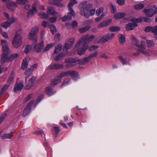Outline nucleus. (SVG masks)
<instances>
[{
    "mask_svg": "<svg viewBox=\"0 0 157 157\" xmlns=\"http://www.w3.org/2000/svg\"><path fill=\"white\" fill-rule=\"evenodd\" d=\"M1 42L3 53L2 54L1 62L2 64L5 62L11 61L18 56L17 54L15 53L10 55L8 57V56L10 53V51L7 46V43L6 41L3 40H1Z\"/></svg>",
    "mask_w": 157,
    "mask_h": 157,
    "instance_id": "f257e3e1",
    "label": "nucleus"
},
{
    "mask_svg": "<svg viewBox=\"0 0 157 157\" xmlns=\"http://www.w3.org/2000/svg\"><path fill=\"white\" fill-rule=\"evenodd\" d=\"M77 1L76 0H72L68 4V10L69 12L67 13V16H64L62 19L63 21L70 20L72 18V16L74 17L75 13L71 7L73 6L75 4H77Z\"/></svg>",
    "mask_w": 157,
    "mask_h": 157,
    "instance_id": "f03ea898",
    "label": "nucleus"
},
{
    "mask_svg": "<svg viewBox=\"0 0 157 157\" xmlns=\"http://www.w3.org/2000/svg\"><path fill=\"white\" fill-rule=\"evenodd\" d=\"M86 2H84L81 3L78 6V7L80 10V14L83 15L86 17H88L89 15L88 14L89 9L92 7L91 4H87Z\"/></svg>",
    "mask_w": 157,
    "mask_h": 157,
    "instance_id": "7ed1b4c3",
    "label": "nucleus"
},
{
    "mask_svg": "<svg viewBox=\"0 0 157 157\" xmlns=\"http://www.w3.org/2000/svg\"><path fill=\"white\" fill-rule=\"evenodd\" d=\"M21 39L20 34L16 33L13 41V44L14 47L17 48L21 46L22 42Z\"/></svg>",
    "mask_w": 157,
    "mask_h": 157,
    "instance_id": "20e7f679",
    "label": "nucleus"
},
{
    "mask_svg": "<svg viewBox=\"0 0 157 157\" xmlns=\"http://www.w3.org/2000/svg\"><path fill=\"white\" fill-rule=\"evenodd\" d=\"M33 43L32 45V47L37 52H40L44 46V43L42 42L39 44H37V39H35L34 40H33Z\"/></svg>",
    "mask_w": 157,
    "mask_h": 157,
    "instance_id": "39448f33",
    "label": "nucleus"
},
{
    "mask_svg": "<svg viewBox=\"0 0 157 157\" xmlns=\"http://www.w3.org/2000/svg\"><path fill=\"white\" fill-rule=\"evenodd\" d=\"M114 36L113 33H109L102 37L100 40H98L99 43L100 42L105 43L112 39Z\"/></svg>",
    "mask_w": 157,
    "mask_h": 157,
    "instance_id": "423d86ee",
    "label": "nucleus"
},
{
    "mask_svg": "<svg viewBox=\"0 0 157 157\" xmlns=\"http://www.w3.org/2000/svg\"><path fill=\"white\" fill-rule=\"evenodd\" d=\"M94 38V35H92L90 36H89V35L87 34L82 36L80 39V41H81L82 40L83 42V44H87L90 42Z\"/></svg>",
    "mask_w": 157,
    "mask_h": 157,
    "instance_id": "0eeeda50",
    "label": "nucleus"
},
{
    "mask_svg": "<svg viewBox=\"0 0 157 157\" xmlns=\"http://www.w3.org/2000/svg\"><path fill=\"white\" fill-rule=\"evenodd\" d=\"M38 30L37 27H35L33 28L31 30L29 35V39L30 40H34L35 39H37L36 34Z\"/></svg>",
    "mask_w": 157,
    "mask_h": 157,
    "instance_id": "6e6552de",
    "label": "nucleus"
},
{
    "mask_svg": "<svg viewBox=\"0 0 157 157\" xmlns=\"http://www.w3.org/2000/svg\"><path fill=\"white\" fill-rule=\"evenodd\" d=\"M145 42L144 41H142L141 45H139V48H138L137 50L139 52L142 53L146 56H149V53L146 51L145 49Z\"/></svg>",
    "mask_w": 157,
    "mask_h": 157,
    "instance_id": "1a4fd4ad",
    "label": "nucleus"
},
{
    "mask_svg": "<svg viewBox=\"0 0 157 157\" xmlns=\"http://www.w3.org/2000/svg\"><path fill=\"white\" fill-rule=\"evenodd\" d=\"M34 103V101H31L27 106L24 108L23 113V116L24 117H25L29 114L31 108V107L33 104Z\"/></svg>",
    "mask_w": 157,
    "mask_h": 157,
    "instance_id": "9d476101",
    "label": "nucleus"
},
{
    "mask_svg": "<svg viewBox=\"0 0 157 157\" xmlns=\"http://www.w3.org/2000/svg\"><path fill=\"white\" fill-rule=\"evenodd\" d=\"M77 61L76 59L73 58H67L65 59V62L67 63L65 67L67 68L71 67L75 65V63Z\"/></svg>",
    "mask_w": 157,
    "mask_h": 157,
    "instance_id": "9b49d317",
    "label": "nucleus"
},
{
    "mask_svg": "<svg viewBox=\"0 0 157 157\" xmlns=\"http://www.w3.org/2000/svg\"><path fill=\"white\" fill-rule=\"evenodd\" d=\"M37 12V10L36 8L35 4L33 5L31 8L29 9L27 13V17L28 18L29 17L32 16L36 14Z\"/></svg>",
    "mask_w": 157,
    "mask_h": 157,
    "instance_id": "f8f14e48",
    "label": "nucleus"
},
{
    "mask_svg": "<svg viewBox=\"0 0 157 157\" xmlns=\"http://www.w3.org/2000/svg\"><path fill=\"white\" fill-rule=\"evenodd\" d=\"M24 87L23 82L16 84L14 87V91L15 93H17L20 92Z\"/></svg>",
    "mask_w": 157,
    "mask_h": 157,
    "instance_id": "ddd939ff",
    "label": "nucleus"
},
{
    "mask_svg": "<svg viewBox=\"0 0 157 157\" xmlns=\"http://www.w3.org/2000/svg\"><path fill=\"white\" fill-rule=\"evenodd\" d=\"M29 60V58L28 57H25L23 59L21 66V69L22 70H24L28 68Z\"/></svg>",
    "mask_w": 157,
    "mask_h": 157,
    "instance_id": "4468645a",
    "label": "nucleus"
},
{
    "mask_svg": "<svg viewBox=\"0 0 157 157\" xmlns=\"http://www.w3.org/2000/svg\"><path fill=\"white\" fill-rule=\"evenodd\" d=\"M132 21L137 23H140L142 21L145 22H150L151 21V20L149 18L142 17L138 19H133L132 20Z\"/></svg>",
    "mask_w": 157,
    "mask_h": 157,
    "instance_id": "2eb2a0df",
    "label": "nucleus"
},
{
    "mask_svg": "<svg viewBox=\"0 0 157 157\" xmlns=\"http://www.w3.org/2000/svg\"><path fill=\"white\" fill-rule=\"evenodd\" d=\"M63 67L62 64H51L48 67L49 69H58L62 68Z\"/></svg>",
    "mask_w": 157,
    "mask_h": 157,
    "instance_id": "dca6fc26",
    "label": "nucleus"
},
{
    "mask_svg": "<svg viewBox=\"0 0 157 157\" xmlns=\"http://www.w3.org/2000/svg\"><path fill=\"white\" fill-rule=\"evenodd\" d=\"M6 6L8 9L11 10H14L16 8L17 4L15 2H9L7 3Z\"/></svg>",
    "mask_w": 157,
    "mask_h": 157,
    "instance_id": "f3484780",
    "label": "nucleus"
},
{
    "mask_svg": "<svg viewBox=\"0 0 157 157\" xmlns=\"http://www.w3.org/2000/svg\"><path fill=\"white\" fill-rule=\"evenodd\" d=\"M47 13L48 15L51 14L52 16H55L57 15V14H59V13L56 11L55 8L52 6L48 8L47 11Z\"/></svg>",
    "mask_w": 157,
    "mask_h": 157,
    "instance_id": "a211bd4d",
    "label": "nucleus"
},
{
    "mask_svg": "<svg viewBox=\"0 0 157 157\" xmlns=\"http://www.w3.org/2000/svg\"><path fill=\"white\" fill-rule=\"evenodd\" d=\"M88 48L87 45H83L81 48L78 50V54L80 56H81L84 54Z\"/></svg>",
    "mask_w": 157,
    "mask_h": 157,
    "instance_id": "6ab92c4d",
    "label": "nucleus"
},
{
    "mask_svg": "<svg viewBox=\"0 0 157 157\" xmlns=\"http://www.w3.org/2000/svg\"><path fill=\"white\" fill-rule=\"evenodd\" d=\"M62 47V45L61 44H59L57 45L55 47V49L54 51V52L51 58H52L54 57V55L57 54L59 52H60Z\"/></svg>",
    "mask_w": 157,
    "mask_h": 157,
    "instance_id": "aec40b11",
    "label": "nucleus"
},
{
    "mask_svg": "<svg viewBox=\"0 0 157 157\" xmlns=\"http://www.w3.org/2000/svg\"><path fill=\"white\" fill-rule=\"evenodd\" d=\"M154 10L152 8H149L148 9H145L144 10V12L148 17H152L154 15L153 12Z\"/></svg>",
    "mask_w": 157,
    "mask_h": 157,
    "instance_id": "412c9836",
    "label": "nucleus"
},
{
    "mask_svg": "<svg viewBox=\"0 0 157 157\" xmlns=\"http://www.w3.org/2000/svg\"><path fill=\"white\" fill-rule=\"evenodd\" d=\"M45 91L49 96L52 95L56 93L55 90H53L52 88L49 86L46 87Z\"/></svg>",
    "mask_w": 157,
    "mask_h": 157,
    "instance_id": "4be33fe9",
    "label": "nucleus"
},
{
    "mask_svg": "<svg viewBox=\"0 0 157 157\" xmlns=\"http://www.w3.org/2000/svg\"><path fill=\"white\" fill-rule=\"evenodd\" d=\"M118 58L123 65H126L129 63V60L128 58H124L121 56H119Z\"/></svg>",
    "mask_w": 157,
    "mask_h": 157,
    "instance_id": "5701e85b",
    "label": "nucleus"
},
{
    "mask_svg": "<svg viewBox=\"0 0 157 157\" xmlns=\"http://www.w3.org/2000/svg\"><path fill=\"white\" fill-rule=\"evenodd\" d=\"M112 21L111 19H109L100 24L98 25V27L99 28H101L105 26H106L109 25Z\"/></svg>",
    "mask_w": 157,
    "mask_h": 157,
    "instance_id": "b1692460",
    "label": "nucleus"
},
{
    "mask_svg": "<svg viewBox=\"0 0 157 157\" xmlns=\"http://www.w3.org/2000/svg\"><path fill=\"white\" fill-rule=\"evenodd\" d=\"M137 25L136 23H130L127 25L126 29L127 30H132L133 27L137 26Z\"/></svg>",
    "mask_w": 157,
    "mask_h": 157,
    "instance_id": "393cba45",
    "label": "nucleus"
},
{
    "mask_svg": "<svg viewBox=\"0 0 157 157\" xmlns=\"http://www.w3.org/2000/svg\"><path fill=\"white\" fill-rule=\"evenodd\" d=\"M33 71L30 68L29 69H27L25 72H24V74L27 75V76L25 78V82L27 81V79L29 78L30 76H31L33 73Z\"/></svg>",
    "mask_w": 157,
    "mask_h": 157,
    "instance_id": "a878e982",
    "label": "nucleus"
},
{
    "mask_svg": "<svg viewBox=\"0 0 157 157\" xmlns=\"http://www.w3.org/2000/svg\"><path fill=\"white\" fill-rule=\"evenodd\" d=\"M56 45L55 43H52L48 44L46 46L44 47L43 49V52H45L49 50L51 48L54 47Z\"/></svg>",
    "mask_w": 157,
    "mask_h": 157,
    "instance_id": "bb28decb",
    "label": "nucleus"
},
{
    "mask_svg": "<svg viewBox=\"0 0 157 157\" xmlns=\"http://www.w3.org/2000/svg\"><path fill=\"white\" fill-rule=\"evenodd\" d=\"M61 79L59 78H56L54 79L51 82V85L54 86L56 84L60 83L61 82Z\"/></svg>",
    "mask_w": 157,
    "mask_h": 157,
    "instance_id": "cd10ccee",
    "label": "nucleus"
},
{
    "mask_svg": "<svg viewBox=\"0 0 157 157\" xmlns=\"http://www.w3.org/2000/svg\"><path fill=\"white\" fill-rule=\"evenodd\" d=\"M10 85V83H7L3 86L0 91V95H1L4 93V92L8 89Z\"/></svg>",
    "mask_w": 157,
    "mask_h": 157,
    "instance_id": "c85d7f7f",
    "label": "nucleus"
},
{
    "mask_svg": "<svg viewBox=\"0 0 157 157\" xmlns=\"http://www.w3.org/2000/svg\"><path fill=\"white\" fill-rule=\"evenodd\" d=\"M69 75H71L72 78L75 79L78 76V75L77 72L72 71H69Z\"/></svg>",
    "mask_w": 157,
    "mask_h": 157,
    "instance_id": "c756f323",
    "label": "nucleus"
},
{
    "mask_svg": "<svg viewBox=\"0 0 157 157\" xmlns=\"http://www.w3.org/2000/svg\"><path fill=\"white\" fill-rule=\"evenodd\" d=\"M118 36L120 43L122 44H123L125 41V36L121 34H119Z\"/></svg>",
    "mask_w": 157,
    "mask_h": 157,
    "instance_id": "7c9ffc66",
    "label": "nucleus"
},
{
    "mask_svg": "<svg viewBox=\"0 0 157 157\" xmlns=\"http://www.w3.org/2000/svg\"><path fill=\"white\" fill-rule=\"evenodd\" d=\"M13 136L12 133H5L3 134L1 138L2 139H10Z\"/></svg>",
    "mask_w": 157,
    "mask_h": 157,
    "instance_id": "2f4dec72",
    "label": "nucleus"
},
{
    "mask_svg": "<svg viewBox=\"0 0 157 157\" xmlns=\"http://www.w3.org/2000/svg\"><path fill=\"white\" fill-rule=\"evenodd\" d=\"M90 28V26L88 25L84 27L78 29V30L80 33H83L88 30Z\"/></svg>",
    "mask_w": 157,
    "mask_h": 157,
    "instance_id": "473e14b6",
    "label": "nucleus"
},
{
    "mask_svg": "<svg viewBox=\"0 0 157 157\" xmlns=\"http://www.w3.org/2000/svg\"><path fill=\"white\" fill-rule=\"evenodd\" d=\"M151 32L152 33L154 34V38L157 39V25L152 27Z\"/></svg>",
    "mask_w": 157,
    "mask_h": 157,
    "instance_id": "72a5a7b5",
    "label": "nucleus"
},
{
    "mask_svg": "<svg viewBox=\"0 0 157 157\" xmlns=\"http://www.w3.org/2000/svg\"><path fill=\"white\" fill-rule=\"evenodd\" d=\"M69 75V71H67L61 72L57 75V76L61 78L63 77Z\"/></svg>",
    "mask_w": 157,
    "mask_h": 157,
    "instance_id": "f704fd0d",
    "label": "nucleus"
},
{
    "mask_svg": "<svg viewBox=\"0 0 157 157\" xmlns=\"http://www.w3.org/2000/svg\"><path fill=\"white\" fill-rule=\"evenodd\" d=\"M78 64L80 65L84 64L89 61L87 57L81 60H78Z\"/></svg>",
    "mask_w": 157,
    "mask_h": 157,
    "instance_id": "c9c22d12",
    "label": "nucleus"
},
{
    "mask_svg": "<svg viewBox=\"0 0 157 157\" xmlns=\"http://www.w3.org/2000/svg\"><path fill=\"white\" fill-rule=\"evenodd\" d=\"M131 38L132 40V42L133 44L139 48V42L136 40V37L133 36H131Z\"/></svg>",
    "mask_w": 157,
    "mask_h": 157,
    "instance_id": "e433bc0d",
    "label": "nucleus"
},
{
    "mask_svg": "<svg viewBox=\"0 0 157 157\" xmlns=\"http://www.w3.org/2000/svg\"><path fill=\"white\" fill-rule=\"evenodd\" d=\"M125 16L124 13H117L115 14V17L116 19H120L124 17Z\"/></svg>",
    "mask_w": 157,
    "mask_h": 157,
    "instance_id": "4c0bfd02",
    "label": "nucleus"
},
{
    "mask_svg": "<svg viewBox=\"0 0 157 157\" xmlns=\"http://www.w3.org/2000/svg\"><path fill=\"white\" fill-rule=\"evenodd\" d=\"M10 25L11 23H10V21H8L3 23L1 25L2 27L5 29H7V28L10 27Z\"/></svg>",
    "mask_w": 157,
    "mask_h": 157,
    "instance_id": "58836bf2",
    "label": "nucleus"
},
{
    "mask_svg": "<svg viewBox=\"0 0 157 157\" xmlns=\"http://www.w3.org/2000/svg\"><path fill=\"white\" fill-rule=\"evenodd\" d=\"M98 52L97 51L94 52L92 54L90 55L89 56L87 57L89 61H90L91 59L96 57L98 55Z\"/></svg>",
    "mask_w": 157,
    "mask_h": 157,
    "instance_id": "ea45409f",
    "label": "nucleus"
},
{
    "mask_svg": "<svg viewBox=\"0 0 157 157\" xmlns=\"http://www.w3.org/2000/svg\"><path fill=\"white\" fill-rule=\"evenodd\" d=\"M38 15L44 19H47L49 17L47 13L44 12H41L38 13Z\"/></svg>",
    "mask_w": 157,
    "mask_h": 157,
    "instance_id": "a19ab883",
    "label": "nucleus"
},
{
    "mask_svg": "<svg viewBox=\"0 0 157 157\" xmlns=\"http://www.w3.org/2000/svg\"><path fill=\"white\" fill-rule=\"evenodd\" d=\"M144 5L143 4H138L134 6V8L136 10H139L143 8L144 7Z\"/></svg>",
    "mask_w": 157,
    "mask_h": 157,
    "instance_id": "79ce46f5",
    "label": "nucleus"
},
{
    "mask_svg": "<svg viewBox=\"0 0 157 157\" xmlns=\"http://www.w3.org/2000/svg\"><path fill=\"white\" fill-rule=\"evenodd\" d=\"M48 26L53 34H54L56 32V26L52 24L48 25Z\"/></svg>",
    "mask_w": 157,
    "mask_h": 157,
    "instance_id": "37998d69",
    "label": "nucleus"
},
{
    "mask_svg": "<svg viewBox=\"0 0 157 157\" xmlns=\"http://www.w3.org/2000/svg\"><path fill=\"white\" fill-rule=\"evenodd\" d=\"M109 30L112 32L118 31L120 30V28L117 26H113L109 28Z\"/></svg>",
    "mask_w": 157,
    "mask_h": 157,
    "instance_id": "c03bdc74",
    "label": "nucleus"
},
{
    "mask_svg": "<svg viewBox=\"0 0 157 157\" xmlns=\"http://www.w3.org/2000/svg\"><path fill=\"white\" fill-rule=\"evenodd\" d=\"M28 2L27 0H17V3L19 5H25Z\"/></svg>",
    "mask_w": 157,
    "mask_h": 157,
    "instance_id": "a18cd8bd",
    "label": "nucleus"
},
{
    "mask_svg": "<svg viewBox=\"0 0 157 157\" xmlns=\"http://www.w3.org/2000/svg\"><path fill=\"white\" fill-rule=\"evenodd\" d=\"M66 54L65 53H61L56 57L55 58V60L56 61H58L60 59L63 58L66 55Z\"/></svg>",
    "mask_w": 157,
    "mask_h": 157,
    "instance_id": "49530a36",
    "label": "nucleus"
},
{
    "mask_svg": "<svg viewBox=\"0 0 157 157\" xmlns=\"http://www.w3.org/2000/svg\"><path fill=\"white\" fill-rule=\"evenodd\" d=\"M33 83L29 81V83L25 87V88L26 90H28L30 89L33 86Z\"/></svg>",
    "mask_w": 157,
    "mask_h": 157,
    "instance_id": "de8ad7c7",
    "label": "nucleus"
},
{
    "mask_svg": "<svg viewBox=\"0 0 157 157\" xmlns=\"http://www.w3.org/2000/svg\"><path fill=\"white\" fill-rule=\"evenodd\" d=\"M51 4L61 7H63L64 6V5L63 4L60 2H54L51 3Z\"/></svg>",
    "mask_w": 157,
    "mask_h": 157,
    "instance_id": "09e8293b",
    "label": "nucleus"
},
{
    "mask_svg": "<svg viewBox=\"0 0 157 157\" xmlns=\"http://www.w3.org/2000/svg\"><path fill=\"white\" fill-rule=\"evenodd\" d=\"M146 43L148 47H150L153 46L154 44V42L152 40H147Z\"/></svg>",
    "mask_w": 157,
    "mask_h": 157,
    "instance_id": "8fccbe9b",
    "label": "nucleus"
},
{
    "mask_svg": "<svg viewBox=\"0 0 157 157\" xmlns=\"http://www.w3.org/2000/svg\"><path fill=\"white\" fill-rule=\"evenodd\" d=\"M103 11V8H100L96 10V14L98 16H99Z\"/></svg>",
    "mask_w": 157,
    "mask_h": 157,
    "instance_id": "3c124183",
    "label": "nucleus"
},
{
    "mask_svg": "<svg viewBox=\"0 0 157 157\" xmlns=\"http://www.w3.org/2000/svg\"><path fill=\"white\" fill-rule=\"evenodd\" d=\"M13 72H12L11 75L10 77L9 78L8 80V83H10V84L13 81Z\"/></svg>",
    "mask_w": 157,
    "mask_h": 157,
    "instance_id": "603ef678",
    "label": "nucleus"
},
{
    "mask_svg": "<svg viewBox=\"0 0 157 157\" xmlns=\"http://www.w3.org/2000/svg\"><path fill=\"white\" fill-rule=\"evenodd\" d=\"M98 48V45H93L90 47L89 50L90 51H94L95 49Z\"/></svg>",
    "mask_w": 157,
    "mask_h": 157,
    "instance_id": "864d4df0",
    "label": "nucleus"
},
{
    "mask_svg": "<svg viewBox=\"0 0 157 157\" xmlns=\"http://www.w3.org/2000/svg\"><path fill=\"white\" fill-rule=\"evenodd\" d=\"M69 80L68 78H67L65 79L61 84V87H62L63 86L68 85L69 84Z\"/></svg>",
    "mask_w": 157,
    "mask_h": 157,
    "instance_id": "5fc2aeb1",
    "label": "nucleus"
},
{
    "mask_svg": "<svg viewBox=\"0 0 157 157\" xmlns=\"http://www.w3.org/2000/svg\"><path fill=\"white\" fill-rule=\"evenodd\" d=\"M33 94H28V96L25 98V99L24 100L25 102H26L29 100L33 96Z\"/></svg>",
    "mask_w": 157,
    "mask_h": 157,
    "instance_id": "6e6d98bb",
    "label": "nucleus"
},
{
    "mask_svg": "<svg viewBox=\"0 0 157 157\" xmlns=\"http://www.w3.org/2000/svg\"><path fill=\"white\" fill-rule=\"evenodd\" d=\"M75 40V39L74 38H72L69 40L67 41V42H68L69 44L71 45V46H72L73 44L74 43V41Z\"/></svg>",
    "mask_w": 157,
    "mask_h": 157,
    "instance_id": "4d7b16f0",
    "label": "nucleus"
},
{
    "mask_svg": "<svg viewBox=\"0 0 157 157\" xmlns=\"http://www.w3.org/2000/svg\"><path fill=\"white\" fill-rule=\"evenodd\" d=\"M38 64L37 63H35L32 66H31L30 68L33 71V70H35L38 67Z\"/></svg>",
    "mask_w": 157,
    "mask_h": 157,
    "instance_id": "13d9d810",
    "label": "nucleus"
},
{
    "mask_svg": "<svg viewBox=\"0 0 157 157\" xmlns=\"http://www.w3.org/2000/svg\"><path fill=\"white\" fill-rule=\"evenodd\" d=\"M6 114L4 113L0 117V124L2 121L6 117Z\"/></svg>",
    "mask_w": 157,
    "mask_h": 157,
    "instance_id": "bf43d9fd",
    "label": "nucleus"
},
{
    "mask_svg": "<svg viewBox=\"0 0 157 157\" xmlns=\"http://www.w3.org/2000/svg\"><path fill=\"white\" fill-rule=\"evenodd\" d=\"M152 27L150 26H147L144 29V31L146 32H151Z\"/></svg>",
    "mask_w": 157,
    "mask_h": 157,
    "instance_id": "052dcab7",
    "label": "nucleus"
},
{
    "mask_svg": "<svg viewBox=\"0 0 157 157\" xmlns=\"http://www.w3.org/2000/svg\"><path fill=\"white\" fill-rule=\"evenodd\" d=\"M54 130L56 132V134H55V136H56L58 134L59 132V129L58 127L56 126L54 127Z\"/></svg>",
    "mask_w": 157,
    "mask_h": 157,
    "instance_id": "680f3d73",
    "label": "nucleus"
},
{
    "mask_svg": "<svg viewBox=\"0 0 157 157\" xmlns=\"http://www.w3.org/2000/svg\"><path fill=\"white\" fill-rule=\"evenodd\" d=\"M117 2L118 4L121 5H123L125 3V1L124 0H117Z\"/></svg>",
    "mask_w": 157,
    "mask_h": 157,
    "instance_id": "e2e57ef3",
    "label": "nucleus"
},
{
    "mask_svg": "<svg viewBox=\"0 0 157 157\" xmlns=\"http://www.w3.org/2000/svg\"><path fill=\"white\" fill-rule=\"evenodd\" d=\"M71 47L72 46H71V45H70V44H69V43L67 42L65 44L64 48L67 49H70Z\"/></svg>",
    "mask_w": 157,
    "mask_h": 157,
    "instance_id": "0e129e2a",
    "label": "nucleus"
},
{
    "mask_svg": "<svg viewBox=\"0 0 157 157\" xmlns=\"http://www.w3.org/2000/svg\"><path fill=\"white\" fill-rule=\"evenodd\" d=\"M49 20L52 23L56 21L57 20V17H50L49 18Z\"/></svg>",
    "mask_w": 157,
    "mask_h": 157,
    "instance_id": "69168bd1",
    "label": "nucleus"
},
{
    "mask_svg": "<svg viewBox=\"0 0 157 157\" xmlns=\"http://www.w3.org/2000/svg\"><path fill=\"white\" fill-rule=\"evenodd\" d=\"M111 6L112 7L111 12L112 13H115L116 12V7L113 5L111 4Z\"/></svg>",
    "mask_w": 157,
    "mask_h": 157,
    "instance_id": "338daca9",
    "label": "nucleus"
},
{
    "mask_svg": "<svg viewBox=\"0 0 157 157\" xmlns=\"http://www.w3.org/2000/svg\"><path fill=\"white\" fill-rule=\"evenodd\" d=\"M30 48V46L29 45H28L27 46L25 47V48L24 50V52L26 54H27L29 51V48Z\"/></svg>",
    "mask_w": 157,
    "mask_h": 157,
    "instance_id": "774afa93",
    "label": "nucleus"
}]
</instances>
